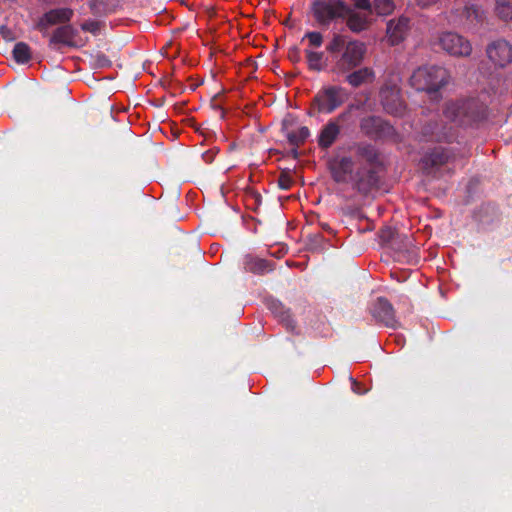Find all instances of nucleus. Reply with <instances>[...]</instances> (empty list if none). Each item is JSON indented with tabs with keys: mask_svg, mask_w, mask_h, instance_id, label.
I'll return each mask as SVG.
<instances>
[{
	"mask_svg": "<svg viewBox=\"0 0 512 512\" xmlns=\"http://www.w3.org/2000/svg\"><path fill=\"white\" fill-rule=\"evenodd\" d=\"M349 29L333 33V37L326 47L331 56L333 71L344 75L352 83V37Z\"/></svg>",
	"mask_w": 512,
	"mask_h": 512,
	"instance_id": "obj_1",
	"label": "nucleus"
},
{
	"mask_svg": "<svg viewBox=\"0 0 512 512\" xmlns=\"http://www.w3.org/2000/svg\"><path fill=\"white\" fill-rule=\"evenodd\" d=\"M443 115L452 123L468 126L481 121L485 117L484 105L475 98L448 101Z\"/></svg>",
	"mask_w": 512,
	"mask_h": 512,
	"instance_id": "obj_2",
	"label": "nucleus"
},
{
	"mask_svg": "<svg viewBox=\"0 0 512 512\" xmlns=\"http://www.w3.org/2000/svg\"><path fill=\"white\" fill-rule=\"evenodd\" d=\"M311 13L318 24L328 26L342 20L346 28L352 30V9L343 0H313Z\"/></svg>",
	"mask_w": 512,
	"mask_h": 512,
	"instance_id": "obj_3",
	"label": "nucleus"
},
{
	"mask_svg": "<svg viewBox=\"0 0 512 512\" xmlns=\"http://www.w3.org/2000/svg\"><path fill=\"white\" fill-rule=\"evenodd\" d=\"M449 80L448 71L440 66H424L416 69L410 77V85L417 91L427 92L431 99H439V90Z\"/></svg>",
	"mask_w": 512,
	"mask_h": 512,
	"instance_id": "obj_4",
	"label": "nucleus"
},
{
	"mask_svg": "<svg viewBox=\"0 0 512 512\" xmlns=\"http://www.w3.org/2000/svg\"><path fill=\"white\" fill-rule=\"evenodd\" d=\"M358 156L368 164V167L357 172L354 182L359 192L367 194L378 185L381 161L377 149L371 144L359 146Z\"/></svg>",
	"mask_w": 512,
	"mask_h": 512,
	"instance_id": "obj_5",
	"label": "nucleus"
},
{
	"mask_svg": "<svg viewBox=\"0 0 512 512\" xmlns=\"http://www.w3.org/2000/svg\"><path fill=\"white\" fill-rule=\"evenodd\" d=\"M348 98L349 93L341 87H324L315 95L309 114H330L346 102Z\"/></svg>",
	"mask_w": 512,
	"mask_h": 512,
	"instance_id": "obj_6",
	"label": "nucleus"
},
{
	"mask_svg": "<svg viewBox=\"0 0 512 512\" xmlns=\"http://www.w3.org/2000/svg\"><path fill=\"white\" fill-rule=\"evenodd\" d=\"M453 20L469 29H478L487 21V11L483 5L471 0L451 10Z\"/></svg>",
	"mask_w": 512,
	"mask_h": 512,
	"instance_id": "obj_7",
	"label": "nucleus"
},
{
	"mask_svg": "<svg viewBox=\"0 0 512 512\" xmlns=\"http://www.w3.org/2000/svg\"><path fill=\"white\" fill-rule=\"evenodd\" d=\"M419 138L425 142L451 143L456 139V130L435 116L421 126Z\"/></svg>",
	"mask_w": 512,
	"mask_h": 512,
	"instance_id": "obj_8",
	"label": "nucleus"
},
{
	"mask_svg": "<svg viewBox=\"0 0 512 512\" xmlns=\"http://www.w3.org/2000/svg\"><path fill=\"white\" fill-rule=\"evenodd\" d=\"M360 129L364 135L374 140L397 141L399 138L393 125L379 116H369L362 119Z\"/></svg>",
	"mask_w": 512,
	"mask_h": 512,
	"instance_id": "obj_9",
	"label": "nucleus"
},
{
	"mask_svg": "<svg viewBox=\"0 0 512 512\" xmlns=\"http://www.w3.org/2000/svg\"><path fill=\"white\" fill-rule=\"evenodd\" d=\"M351 112L346 110L339 115L336 119L328 122L321 130L319 135V145L323 148L330 147L335 141L336 137L345 129L349 128L351 124Z\"/></svg>",
	"mask_w": 512,
	"mask_h": 512,
	"instance_id": "obj_10",
	"label": "nucleus"
},
{
	"mask_svg": "<svg viewBox=\"0 0 512 512\" xmlns=\"http://www.w3.org/2000/svg\"><path fill=\"white\" fill-rule=\"evenodd\" d=\"M372 317L380 324L392 329L400 327L392 303L385 297H378L370 307Z\"/></svg>",
	"mask_w": 512,
	"mask_h": 512,
	"instance_id": "obj_11",
	"label": "nucleus"
},
{
	"mask_svg": "<svg viewBox=\"0 0 512 512\" xmlns=\"http://www.w3.org/2000/svg\"><path fill=\"white\" fill-rule=\"evenodd\" d=\"M486 55L498 68H505L512 63V44L505 39H496L486 47Z\"/></svg>",
	"mask_w": 512,
	"mask_h": 512,
	"instance_id": "obj_12",
	"label": "nucleus"
},
{
	"mask_svg": "<svg viewBox=\"0 0 512 512\" xmlns=\"http://www.w3.org/2000/svg\"><path fill=\"white\" fill-rule=\"evenodd\" d=\"M380 98L386 113L396 117H402L405 114L406 105L396 85H385L380 91Z\"/></svg>",
	"mask_w": 512,
	"mask_h": 512,
	"instance_id": "obj_13",
	"label": "nucleus"
},
{
	"mask_svg": "<svg viewBox=\"0 0 512 512\" xmlns=\"http://www.w3.org/2000/svg\"><path fill=\"white\" fill-rule=\"evenodd\" d=\"M440 45L443 50L454 56H469L472 52L470 42L454 32L443 33L440 37Z\"/></svg>",
	"mask_w": 512,
	"mask_h": 512,
	"instance_id": "obj_14",
	"label": "nucleus"
},
{
	"mask_svg": "<svg viewBox=\"0 0 512 512\" xmlns=\"http://www.w3.org/2000/svg\"><path fill=\"white\" fill-rule=\"evenodd\" d=\"M381 238L383 241L390 243V246L397 253L398 258H409L415 255L412 242L407 236L395 235L394 232L388 228L382 230Z\"/></svg>",
	"mask_w": 512,
	"mask_h": 512,
	"instance_id": "obj_15",
	"label": "nucleus"
},
{
	"mask_svg": "<svg viewBox=\"0 0 512 512\" xmlns=\"http://www.w3.org/2000/svg\"><path fill=\"white\" fill-rule=\"evenodd\" d=\"M331 173L339 184H349L352 179V161L350 157L337 156L331 162Z\"/></svg>",
	"mask_w": 512,
	"mask_h": 512,
	"instance_id": "obj_16",
	"label": "nucleus"
},
{
	"mask_svg": "<svg viewBox=\"0 0 512 512\" xmlns=\"http://www.w3.org/2000/svg\"><path fill=\"white\" fill-rule=\"evenodd\" d=\"M283 131L292 145H300L309 137L310 131L306 126L296 125L294 119L285 118L283 121Z\"/></svg>",
	"mask_w": 512,
	"mask_h": 512,
	"instance_id": "obj_17",
	"label": "nucleus"
},
{
	"mask_svg": "<svg viewBox=\"0 0 512 512\" xmlns=\"http://www.w3.org/2000/svg\"><path fill=\"white\" fill-rule=\"evenodd\" d=\"M410 20L408 17L400 16L397 20H390L387 23V34L392 45L399 44L409 30Z\"/></svg>",
	"mask_w": 512,
	"mask_h": 512,
	"instance_id": "obj_18",
	"label": "nucleus"
},
{
	"mask_svg": "<svg viewBox=\"0 0 512 512\" xmlns=\"http://www.w3.org/2000/svg\"><path fill=\"white\" fill-rule=\"evenodd\" d=\"M73 15V11L69 8L53 9L45 13L44 16L39 20L38 27L45 29L49 25H55L59 23L68 22Z\"/></svg>",
	"mask_w": 512,
	"mask_h": 512,
	"instance_id": "obj_19",
	"label": "nucleus"
},
{
	"mask_svg": "<svg viewBox=\"0 0 512 512\" xmlns=\"http://www.w3.org/2000/svg\"><path fill=\"white\" fill-rule=\"evenodd\" d=\"M52 42L69 46H81L84 41L78 37L77 30L70 25L59 27L53 34Z\"/></svg>",
	"mask_w": 512,
	"mask_h": 512,
	"instance_id": "obj_20",
	"label": "nucleus"
},
{
	"mask_svg": "<svg viewBox=\"0 0 512 512\" xmlns=\"http://www.w3.org/2000/svg\"><path fill=\"white\" fill-rule=\"evenodd\" d=\"M451 153L446 148H434L431 152L427 153L423 158L424 167L438 168L449 162Z\"/></svg>",
	"mask_w": 512,
	"mask_h": 512,
	"instance_id": "obj_21",
	"label": "nucleus"
},
{
	"mask_svg": "<svg viewBox=\"0 0 512 512\" xmlns=\"http://www.w3.org/2000/svg\"><path fill=\"white\" fill-rule=\"evenodd\" d=\"M374 10L354 11V33L370 27L376 21Z\"/></svg>",
	"mask_w": 512,
	"mask_h": 512,
	"instance_id": "obj_22",
	"label": "nucleus"
},
{
	"mask_svg": "<svg viewBox=\"0 0 512 512\" xmlns=\"http://www.w3.org/2000/svg\"><path fill=\"white\" fill-rule=\"evenodd\" d=\"M495 14L502 21H512V0H495Z\"/></svg>",
	"mask_w": 512,
	"mask_h": 512,
	"instance_id": "obj_23",
	"label": "nucleus"
},
{
	"mask_svg": "<svg viewBox=\"0 0 512 512\" xmlns=\"http://www.w3.org/2000/svg\"><path fill=\"white\" fill-rule=\"evenodd\" d=\"M307 63L310 69L315 71H321L324 66V54L323 52H316L310 49L305 50Z\"/></svg>",
	"mask_w": 512,
	"mask_h": 512,
	"instance_id": "obj_24",
	"label": "nucleus"
},
{
	"mask_svg": "<svg viewBox=\"0 0 512 512\" xmlns=\"http://www.w3.org/2000/svg\"><path fill=\"white\" fill-rule=\"evenodd\" d=\"M373 10L376 16H388L395 10L393 0H374Z\"/></svg>",
	"mask_w": 512,
	"mask_h": 512,
	"instance_id": "obj_25",
	"label": "nucleus"
},
{
	"mask_svg": "<svg viewBox=\"0 0 512 512\" xmlns=\"http://www.w3.org/2000/svg\"><path fill=\"white\" fill-rule=\"evenodd\" d=\"M375 79V74L370 68H362L354 70V87L362 84L372 83Z\"/></svg>",
	"mask_w": 512,
	"mask_h": 512,
	"instance_id": "obj_26",
	"label": "nucleus"
},
{
	"mask_svg": "<svg viewBox=\"0 0 512 512\" xmlns=\"http://www.w3.org/2000/svg\"><path fill=\"white\" fill-rule=\"evenodd\" d=\"M14 59L18 63H25L31 57L30 48L25 43H17L13 49Z\"/></svg>",
	"mask_w": 512,
	"mask_h": 512,
	"instance_id": "obj_27",
	"label": "nucleus"
},
{
	"mask_svg": "<svg viewBox=\"0 0 512 512\" xmlns=\"http://www.w3.org/2000/svg\"><path fill=\"white\" fill-rule=\"evenodd\" d=\"M303 40H307L309 46L318 48L323 43V36L320 32L313 31L306 33Z\"/></svg>",
	"mask_w": 512,
	"mask_h": 512,
	"instance_id": "obj_28",
	"label": "nucleus"
},
{
	"mask_svg": "<svg viewBox=\"0 0 512 512\" xmlns=\"http://www.w3.org/2000/svg\"><path fill=\"white\" fill-rule=\"evenodd\" d=\"M293 184V179L290 171H282L278 178V185L283 190H288Z\"/></svg>",
	"mask_w": 512,
	"mask_h": 512,
	"instance_id": "obj_29",
	"label": "nucleus"
},
{
	"mask_svg": "<svg viewBox=\"0 0 512 512\" xmlns=\"http://www.w3.org/2000/svg\"><path fill=\"white\" fill-rule=\"evenodd\" d=\"M366 52V46L362 42L354 41V68L357 66V62L363 58Z\"/></svg>",
	"mask_w": 512,
	"mask_h": 512,
	"instance_id": "obj_30",
	"label": "nucleus"
},
{
	"mask_svg": "<svg viewBox=\"0 0 512 512\" xmlns=\"http://www.w3.org/2000/svg\"><path fill=\"white\" fill-rule=\"evenodd\" d=\"M354 220L364 221L365 224L362 227H359L358 230L360 233H364L366 231H371L373 229V224L366 219L360 211L354 209Z\"/></svg>",
	"mask_w": 512,
	"mask_h": 512,
	"instance_id": "obj_31",
	"label": "nucleus"
},
{
	"mask_svg": "<svg viewBox=\"0 0 512 512\" xmlns=\"http://www.w3.org/2000/svg\"><path fill=\"white\" fill-rule=\"evenodd\" d=\"M248 269L256 273H263L267 269V263L264 260L258 259L250 262Z\"/></svg>",
	"mask_w": 512,
	"mask_h": 512,
	"instance_id": "obj_32",
	"label": "nucleus"
},
{
	"mask_svg": "<svg viewBox=\"0 0 512 512\" xmlns=\"http://www.w3.org/2000/svg\"><path fill=\"white\" fill-rule=\"evenodd\" d=\"M373 10V4L370 0H354V11Z\"/></svg>",
	"mask_w": 512,
	"mask_h": 512,
	"instance_id": "obj_33",
	"label": "nucleus"
},
{
	"mask_svg": "<svg viewBox=\"0 0 512 512\" xmlns=\"http://www.w3.org/2000/svg\"><path fill=\"white\" fill-rule=\"evenodd\" d=\"M416 5L421 8H428L436 4L439 0H414Z\"/></svg>",
	"mask_w": 512,
	"mask_h": 512,
	"instance_id": "obj_34",
	"label": "nucleus"
},
{
	"mask_svg": "<svg viewBox=\"0 0 512 512\" xmlns=\"http://www.w3.org/2000/svg\"><path fill=\"white\" fill-rule=\"evenodd\" d=\"M82 29L85 31H90L95 33L98 30V23L96 22H86L82 24Z\"/></svg>",
	"mask_w": 512,
	"mask_h": 512,
	"instance_id": "obj_35",
	"label": "nucleus"
},
{
	"mask_svg": "<svg viewBox=\"0 0 512 512\" xmlns=\"http://www.w3.org/2000/svg\"><path fill=\"white\" fill-rule=\"evenodd\" d=\"M368 100H369V95L368 94L364 95V99L363 100L354 99L353 107L358 109V108L364 106L367 103Z\"/></svg>",
	"mask_w": 512,
	"mask_h": 512,
	"instance_id": "obj_36",
	"label": "nucleus"
},
{
	"mask_svg": "<svg viewBox=\"0 0 512 512\" xmlns=\"http://www.w3.org/2000/svg\"><path fill=\"white\" fill-rule=\"evenodd\" d=\"M353 384H354V393H358V394L364 393V391H362L360 389V383L356 379H354Z\"/></svg>",
	"mask_w": 512,
	"mask_h": 512,
	"instance_id": "obj_37",
	"label": "nucleus"
}]
</instances>
